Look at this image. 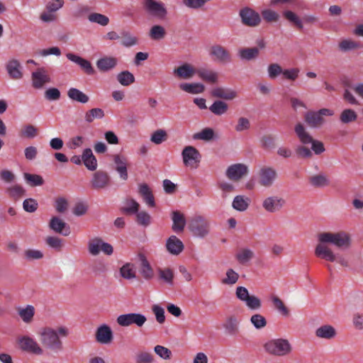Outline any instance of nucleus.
Listing matches in <instances>:
<instances>
[{"mask_svg":"<svg viewBox=\"0 0 363 363\" xmlns=\"http://www.w3.org/2000/svg\"><path fill=\"white\" fill-rule=\"evenodd\" d=\"M67 335L68 330L65 327H60L57 330L50 328H45L40 333V340L46 349L58 352L63 349L60 336L67 337Z\"/></svg>","mask_w":363,"mask_h":363,"instance_id":"obj_1","label":"nucleus"},{"mask_svg":"<svg viewBox=\"0 0 363 363\" xmlns=\"http://www.w3.org/2000/svg\"><path fill=\"white\" fill-rule=\"evenodd\" d=\"M318 240L320 245L329 243L342 250L348 249L351 245L350 235L345 231L321 233L318 234Z\"/></svg>","mask_w":363,"mask_h":363,"instance_id":"obj_2","label":"nucleus"},{"mask_svg":"<svg viewBox=\"0 0 363 363\" xmlns=\"http://www.w3.org/2000/svg\"><path fill=\"white\" fill-rule=\"evenodd\" d=\"M264 348L267 353L279 357L290 354L292 350L290 342L283 338L269 340L264 345Z\"/></svg>","mask_w":363,"mask_h":363,"instance_id":"obj_3","label":"nucleus"},{"mask_svg":"<svg viewBox=\"0 0 363 363\" xmlns=\"http://www.w3.org/2000/svg\"><path fill=\"white\" fill-rule=\"evenodd\" d=\"M294 130L301 143L304 145L312 144L311 148L316 155L321 154L325 151L323 143L313 140L301 123L296 124Z\"/></svg>","mask_w":363,"mask_h":363,"instance_id":"obj_4","label":"nucleus"},{"mask_svg":"<svg viewBox=\"0 0 363 363\" xmlns=\"http://www.w3.org/2000/svg\"><path fill=\"white\" fill-rule=\"evenodd\" d=\"M315 255L328 262H337L342 267H348V262L342 256H336L326 245L318 244L315 248Z\"/></svg>","mask_w":363,"mask_h":363,"instance_id":"obj_5","label":"nucleus"},{"mask_svg":"<svg viewBox=\"0 0 363 363\" xmlns=\"http://www.w3.org/2000/svg\"><path fill=\"white\" fill-rule=\"evenodd\" d=\"M235 296L252 311H257L262 307L261 300L255 295H250L248 290L245 286H238L235 290Z\"/></svg>","mask_w":363,"mask_h":363,"instance_id":"obj_6","label":"nucleus"},{"mask_svg":"<svg viewBox=\"0 0 363 363\" xmlns=\"http://www.w3.org/2000/svg\"><path fill=\"white\" fill-rule=\"evenodd\" d=\"M334 114L333 110L321 108L318 111H308L304 116L305 121L311 128H318L324 123L323 116H331Z\"/></svg>","mask_w":363,"mask_h":363,"instance_id":"obj_7","label":"nucleus"},{"mask_svg":"<svg viewBox=\"0 0 363 363\" xmlns=\"http://www.w3.org/2000/svg\"><path fill=\"white\" fill-rule=\"evenodd\" d=\"M209 222L202 216H195L189 222V229L192 233L198 237H204L209 232Z\"/></svg>","mask_w":363,"mask_h":363,"instance_id":"obj_8","label":"nucleus"},{"mask_svg":"<svg viewBox=\"0 0 363 363\" xmlns=\"http://www.w3.org/2000/svg\"><path fill=\"white\" fill-rule=\"evenodd\" d=\"M88 250L89 252L93 256L98 255L101 251L106 255H111L113 252L112 245L104 242L99 238H94L89 241Z\"/></svg>","mask_w":363,"mask_h":363,"instance_id":"obj_9","label":"nucleus"},{"mask_svg":"<svg viewBox=\"0 0 363 363\" xmlns=\"http://www.w3.org/2000/svg\"><path fill=\"white\" fill-rule=\"evenodd\" d=\"M117 323L123 327H127L135 324L138 327H142L146 322V317L140 313H130L120 315L117 318Z\"/></svg>","mask_w":363,"mask_h":363,"instance_id":"obj_10","label":"nucleus"},{"mask_svg":"<svg viewBox=\"0 0 363 363\" xmlns=\"http://www.w3.org/2000/svg\"><path fill=\"white\" fill-rule=\"evenodd\" d=\"M182 155L184 165L191 167H197L201 158L199 151L190 145L186 146L183 149Z\"/></svg>","mask_w":363,"mask_h":363,"instance_id":"obj_11","label":"nucleus"},{"mask_svg":"<svg viewBox=\"0 0 363 363\" xmlns=\"http://www.w3.org/2000/svg\"><path fill=\"white\" fill-rule=\"evenodd\" d=\"M110 176L106 172L102 170L95 172L90 180L91 189L97 191L106 189L110 186Z\"/></svg>","mask_w":363,"mask_h":363,"instance_id":"obj_12","label":"nucleus"},{"mask_svg":"<svg viewBox=\"0 0 363 363\" xmlns=\"http://www.w3.org/2000/svg\"><path fill=\"white\" fill-rule=\"evenodd\" d=\"M258 183L264 187H270L277 179V173L274 168L267 166L262 167L259 171Z\"/></svg>","mask_w":363,"mask_h":363,"instance_id":"obj_13","label":"nucleus"},{"mask_svg":"<svg viewBox=\"0 0 363 363\" xmlns=\"http://www.w3.org/2000/svg\"><path fill=\"white\" fill-rule=\"evenodd\" d=\"M18 342L20 348L26 352L35 354H43V350L38 343L32 337L28 336L19 337Z\"/></svg>","mask_w":363,"mask_h":363,"instance_id":"obj_14","label":"nucleus"},{"mask_svg":"<svg viewBox=\"0 0 363 363\" xmlns=\"http://www.w3.org/2000/svg\"><path fill=\"white\" fill-rule=\"evenodd\" d=\"M143 6L147 13L160 18H164L167 14V10L162 2L155 0H144Z\"/></svg>","mask_w":363,"mask_h":363,"instance_id":"obj_15","label":"nucleus"},{"mask_svg":"<svg viewBox=\"0 0 363 363\" xmlns=\"http://www.w3.org/2000/svg\"><path fill=\"white\" fill-rule=\"evenodd\" d=\"M32 86L34 89H43L45 84L50 82V77L45 68H38L31 74Z\"/></svg>","mask_w":363,"mask_h":363,"instance_id":"obj_16","label":"nucleus"},{"mask_svg":"<svg viewBox=\"0 0 363 363\" xmlns=\"http://www.w3.org/2000/svg\"><path fill=\"white\" fill-rule=\"evenodd\" d=\"M284 204V199L278 196H268L262 201V207L268 213H275L280 211Z\"/></svg>","mask_w":363,"mask_h":363,"instance_id":"obj_17","label":"nucleus"},{"mask_svg":"<svg viewBox=\"0 0 363 363\" xmlns=\"http://www.w3.org/2000/svg\"><path fill=\"white\" fill-rule=\"evenodd\" d=\"M248 172L247 166L241 164H234L228 167L226 170L227 177L233 181H239L242 177L246 175Z\"/></svg>","mask_w":363,"mask_h":363,"instance_id":"obj_18","label":"nucleus"},{"mask_svg":"<svg viewBox=\"0 0 363 363\" xmlns=\"http://www.w3.org/2000/svg\"><path fill=\"white\" fill-rule=\"evenodd\" d=\"M63 4V0H53L49 2L46 6V11L40 16L41 20L45 22L55 21L56 15L55 12L62 8Z\"/></svg>","mask_w":363,"mask_h":363,"instance_id":"obj_19","label":"nucleus"},{"mask_svg":"<svg viewBox=\"0 0 363 363\" xmlns=\"http://www.w3.org/2000/svg\"><path fill=\"white\" fill-rule=\"evenodd\" d=\"M95 338L96 342L100 344H110L113 339L111 328L106 324L100 325L96 330Z\"/></svg>","mask_w":363,"mask_h":363,"instance_id":"obj_20","label":"nucleus"},{"mask_svg":"<svg viewBox=\"0 0 363 363\" xmlns=\"http://www.w3.org/2000/svg\"><path fill=\"white\" fill-rule=\"evenodd\" d=\"M66 57L70 61L79 65L86 74L92 75L95 73V70L89 61L71 52L67 53Z\"/></svg>","mask_w":363,"mask_h":363,"instance_id":"obj_21","label":"nucleus"},{"mask_svg":"<svg viewBox=\"0 0 363 363\" xmlns=\"http://www.w3.org/2000/svg\"><path fill=\"white\" fill-rule=\"evenodd\" d=\"M6 69L12 79L18 80L23 77L22 67L18 60L14 59L9 60L6 65Z\"/></svg>","mask_w":363,"mask_h":363,"instance_id":"obj_22","label":"nucleus"},{"mask_svg":"<svg viewBox=\"0 0 363 363\" xmlns=\"http://www.w3.org/2000/svg\"><path fill=\"white\" fill-rule=\"evenodd\" d=\"M118 64V60L115 57L105 56L96 62V67L99 71L105 72L113 69Z\"/></svg>","mask_w":363,"mask_h":363,"instance_id":"obj_23","label":"nucleus"},{"mask_svg":"<svg viewBox=\"0 0 363 363\" xmlns=\"http://www.w3.org/2000/svg\"><path fill=\"white\" fill-rule=\"evenodd\" d=\"M211 95L215 98L233 100L237 96V93L230 89L216 87L211 91Z\"/></svg>","mask_w":363,"mask_h":363,"instance_id":"obj_24","label":"nucleus"},{"mask_svg":"<svg viewBox=\"0 0 363 363\" xmlns=\"http://www.w3.org/2000/svg\"><path fill=\"white\" fill-rule=\"evenodd\" d=\"M82 160L85 167L90 171H94L97 168V160L90 148L84 150Z\"/></svg>","mask_w":363,"mask_h":363,"instance_id":"obj_25","label":"nucleus"},{"mask_svg":"<svg viewBox=\"0 0 363 363\" xmlns=\"http://www.w3.org/2000/svg\"><path fill=\"white\" fill-rule=\"evenodd\" d=\"M210 53L220 62L227 63L231 61L229 52L220 45L213 46Z\"/></svg>","mask_w":363,"mask_h":363,"instance_id":"obj_26","label":"nucleus"},{"mask_svg":"<svg viewBox=\"0 0 363 363\" xmlns=\"http://www.w3.org/2000/svg\"><path fill=\"white\" fill-rule=\"evenodd\" d=\"M240 16L242 23H260L261 21L259 14L248 7L241 9Z\"/></svg>","mask_w":363,"mask_h":363,"instance_id":"obj_27","label":"nucleus"},{"mask_svg":"<svg viewBox=\"0 0 363 363\" xmlns=\"http://www.w3.org/2000/svg\"><path fill=\"white\" fill-rule=\"evenodd\" d=\"M166 247L169 252L177 255L184 250L182 242L175 235H172L167 241Z\"/></svg>","mask_w":363,"mask_h":363,"instance_id":"obj_28","label":"nucleus"},{"mask_svg":"<svg viewBox=\"0 0 363 363\" xmlns=\"http://www.w3.org/2000/svg\"><path fill=\"white\" fill-rule=\"evenodd\" d=\"M315 334L318 338L330 340L336 336L337 333L333 326L330 325H323L315 330Z\"/></svg>","mask_w":363,"mask_h":363,"instance_id":"obj_29","label":"nucleus"},{"mask_svg":"<svg viewBox=\"0 0 363 363\" xmlns=\"http://www.w3.org/2000/svg\"><path fill=\"white\" fill-rule=\"evenodd\" d=\"M196 70L191 65L185 63L174 69V74L181 79H189L196 73Z\"/></svg>","mask_w":363,"mask_h":363,"instance_id":"obj_30","label":"nucleus"},{"mask_svg":"<svg viewBox=\"0 0 363 363\" xmlns=\"http://www.w3.org/2000/svg\"><path fill=\"white\" fill-rule=\"evenodd\" d=\"M173 221L172 230L176 233L182 232L186 225V220L182 213L179 211H174L172 213Z\"/></svg>","mask_w":363,"mask_h":363,"instance_id":"obj_31","label":"nucleus"},{"mask_svg":"<svg viewBox=\"0 0 363 363\" xmlns=\"http://www.w3.org/2000/svg\"><path fill=\"white\" fill-rule=\"evenodd\" d=\"M250 203V199L249 197L243 195H238L234 198L232 202V206L235 210L243 212L248 208Z\"/></svg>","mask_w":363,"mask_h":363,"instance_id":"obj_32","label":"nucleus"},{"mask_svg":"<svg viewBox=\"0 0 363 363\" xmlns=\"http://www.w3.org/2000/svg\"><path fill=\"white\" fill-rule=\"evenodd\" d=\"M49 226L55 232H56L57 233L62 234L65 236L68 235L70 233L69 228H67L65 230V232L63 231V230L66 227V223L62 220H61L60 218L56 217V216L52 217L51 218L50 223H49Z\"/></svg>","mask_w":363,"mask_h":363,"instance_id":"obj_33","label":"nucleus"},{"mask_svg":"<svg viewBox=\"0 0 363 363\" xmlns=\"http://www.w3.org/2000/svg\"><path fill=\"white\" fill-rule=\"evenodd\" d=\"M140 273L144 279H151L154 276V272L149 262L143 255H140Z\"/></svg>","mask_w":363,"mask_h":363,"instance_id":"obj_34","label":"nucleus"},{"mask_svg":"<svg viewBox=\"0 0 363 363\" xmlns=\"http://www.w3.org/2000/svg\"><path fill=\"white\" fill-rule=\"evenodd\" d=\"M67 96L71 100L81 104H86L89 101V97L77 88L69 89Z\"/></svg>","mask_w":363,"mask_h":363,"instance_id":"obj_35","label":"nucleus"},{"mask_svg":"<svg viewBox=\"0 0 363 363\" xmlns=\"http://www.w3.org/2000/svg\"><path fill=\"white\" fill-rule=\"evenodd\" d=\"M196 74L203 81L214 84L218 81L217 72L204 68L198 69Z\"/></svg>","mask_w":363,"mask_h":363,"instance_id":"obj_36","label":"nucleus"},{"mask_svg":"<svg viewBox=\"0 0 363 363\" xmlns=\"http://www.w3.org/2000/svg\"><path fill=\"white\" fill-rule=\"evenodd\" d=\"M157 272L160 280L162 281L164 283L168 285H173L174 274L172 269L168 267L158 268Z\"/></svg>","mask_w":363,"mask_h":363,"instance_id":"obj_37","label":"nucleus"},{"mask_svg":"<svg viewBox=\"0 0 363 363\" xmlns=\"http://www.w3.org/2000/svg\"><path fill=\"white\" fill-rule=\"evenodd\" d=\"M255 257L254 252L249 248H241L235 255L237 261L241 264H245Z\"/></svg>","mask_w":363,"mask_h":363,"instance_id":"obj_38","label":"nucleus"},{"mask_svg":"<svg viewBox=\"0 0 363 363\" xmlns=\"http://www.w3.org/2000/svg\"><path fill=\"white\" fill-rule=\"evenodd\" d=\"M224 328L230 335H235L239 330V321L235 315L228 317L224 324Z\"/></svg>","mask_w":363,"mask_h":363,"instance_id":"obj_39","label":"nucleus"},{"mask_svg":"<svg viewBox=\"0 0 363 363\" xmlns=\"http://www.w3.org/2000/svg\"><path fill=\"white\" fill-rule=\"evenodd\" d=\"M179 88L190 94H201L203 92L205 87L202 84L200 83H184L179 85Z\"/></svg>","mask_w":363,"mask_h":363,"instance_id":"obj_40","label":"nucleus"},{"mask_svg":"<svg viewBox=\"0 0 363 363\" xmlns=\"http://www.w3.org/2000/svg\"><path fill=\"white\" fill-rule=\"evenodd\" d=\"M228 105L220 100L215 101L209 107L211 113L216 116H221L227 112Z\"/></svg>","mask_w":363,"mask_h":363,"instance_id":"obj_41","label":"nucleus"},{"mask_svg":"<svg viewBox=\"0 0 363 363\" xmlns=\"http://www.w3.org/2000/svg\"><path fill=\"white\" fill-rule=\"evenodd\" d=\"M139 203L133 199H127L124 206L121 208L122 212L126 214H135L139 210Z\"/></svg>","mask_w":363,"mask_h":363,"instance_id":"obj_42","label":"nucleus"},{"mask_svg":"<svg viewBox=\"0 0 363 363\" xmlns=\"http://www.w3.org/2000/svg\"><path fill=\"white\" fill-rule=\"evenodd\" d=\"M105 116L104 111L100 108H94L85 113L84 120L86 122L90 123L94 121V119H101Z\"/></svg>","mask_w":363,"mask_h":363,"instance_id":"obj_43","label":"nucleus"},{"mask_svg":"<svg viewBox=\"0 0 363 363\" xmlns=\"http://www.w3.org/2000/svg\"><path fill=\"white\" fill-rule=\"evenodd\" d=\"M121 45L126 48L134 46L138 43V37L129 32H122L121 34Z\"/></svg>","mask_w":363,"mask_h":363,"instance_id":"obj_44","label":"nucleus"},{"mask_svg":"<svg viewBox=\"0 0 363 363\" xmlns=\"http://www.w3.org/2000/svg\"><path fill=\"white\" fill-rule=\"evenodd\" d=\"M357 119V113L351 108L344 109L340 115V121L344 124L354 122Z\"/></svg>","mask_w":363,"mask_h":363,"instance_id":"obj_45","label":"nucleus"},{"mask_svg":"<svg viewBox=\"0 0 363 363\" xmlns=\"http://www.w3.org/2000/svg\"><path fill=\"white\" fill-rule=\"evenodd\" d=\"M257 48H242L239 50V56L242 60H251L255 59L259 55Z\"/></svg>","mask_w":363,"mask_h":363,"instance_id":"obj_46","label":"nucleus"},{"mask_svg":"<svg viewBox=\"0 0 363 363\" xmlns=\"http://www.w3.org/2000/svg\"><path fill=\"white\" fill-rule=\"evenodd\" d=\"M271 300L274 308L277 310L280 314L284 316H288L289 315V310L280 298L277 296H272Z\"/></svg>","mask_w":363,"mask_h":363,"instance_id":"obj_47","label":"nucleus"},{"mask_svg":"<svg viewBox=\"0 0 363 363\" xmlns=\"http://www.w3.org/2000/svg\"><path fill=\"white\" fill-rule=\"evenodd\" d=\"M117 80L121 85L128 86L135 82V77L131 72L125 70L118 74Z\"/></svg>","mask_w":363,"mask_h":363,"instance_id":"obj_48","label":"nucleus"},{"mask_svg":"<svg viewBox=\"0 0 363 363\" xmlns=\"http://www.w3.org/2000/svg\"><path fill=\"white\" fill-rule=\"evenodd\" d=\"M310 183L315 187H323L329 185L328 177L323 174L312 176L309 179Z\"/></svg>","mask_w":363,"mask_h":363,"instance_id":"obj_49","label":"nucleus"},{"mask_svg":"<svg viewBox=\"0 0 363 363\" xmlns=\"http://www.w3.org/2000/svg\"><path fill=\"white\" fill-rule=\"evenodd\" d=\"M214 130L211 128L202 129L200 132L193 135L194 140H201L204 141L211 140L214 138Z\"/></svg>","mask_w":363,"mask_h":363,"instance_id":"obj_50","label":"nucleus"},{"mask_svg":"<svg viewBox=\"0 0 363 363\" xmlns=\"http://www.w3.org/2000/svg\"><path fill=\"white\" fill-rule=\"evenodd\" d=\"M35 309L32 306H27L25 308H19L18 315L25 323H30L34 316Z\"/></svg>","mask_w":363,"mask_h":363,"instance_id":"obj_51","label":"nucleus"},{"mask_svg":"<svg viewBox=\"0 0 363 363\" xmlns=\"http://www.w3.org/2000/svg\"><path fill=\"white\" fill-rule=\"evenodd\" d=\"M250 323L257 330L265 328L267 324L265 317L259 313L252 315L250 318Z\"/></svg>","mask_w":363,"mask_h":363,"instance_id":"obj_52","label":"nucleus"},{"mask_svg":"<svg viewBox=\"0 0 363 363\" xmlns=\"http://www.w3.org/2000/svg\"><path fill=\"white\" fill-rule=\"evenodd\" d=\"M149 35L152 40H159L164 38L166 31L162 26L155 25L151 28Z\"/></svg>","mask_w":363,"mask_h":363,"instance_id":"obj_53","label":"nucleus"},{"mask_svg":"<svg viewBox=\"0 0 363 363\" xmlns=\"http://www.w3.org/2000/svg\"><path fill=\"white\" fill-rule=\"evenodd\" d=\"M24 179L31 186H41L44 184V179L38 174L25 173Z\"/></svg>","mask_w":363,"mask_h":363,"instance_id":"obj_54","label":"nucleus"},{"mask_svg":"<svg viewBox=\"0 0 363 363\" xmlns=\"http://www.w3.org/2000/svg\"><path fill=\"white\" fill-rule=\"evenodd\" d=\"M339 50L342 52H348L359 48V44L352 40H342L338 44Z\"/></svg>","mask_w":363,"mask_h":363,"instance_id":"obj_55","label":"nucleus"},{"mask_svg":"<svg viewBox=\"0 0 363 363\" xmlns=\"http://www.w3.org/2000/svg\"><path fill=\"white\" fill-rule=\"evenodd\" d=\"M239 274L233 269H228L226 272V277L222 280V283L226 285H233L238 281Z\"/></svg>","mask_w":363,"mask_h":363,"instance_id":"obj_56","label":"nucleus"},{"mask_svg":"<svg viewBox=\"0 0 363 363\" xmlns=\"http://www.w3.org/2000/svg\"><path fill=\"white\" fill-rule=\"evenodd\" d=\"M167 138V134L166 131L162 129H159L152 134L150 140L155 144L160 145L162 142L165 141Z\"/></svg>","mask_w":363,"mask_h":363,"instance_id":"obj_57","label":"nucleus"},{"mask_svg":"<svg viewBox=\"0 0 363 363\" xmlns=\"http://www.w3.org/2000/svg\"><path fill=\"white\" fill-rule=\"evenodd\" d=\"M135 363H152L154 361L153 355L147 352H139L135 357Z\"/></svg>","mask_w":363,"mask_h":363,"instance_id":"obj_58","label":"nucleus"},{"mask_svg":"<svg viewBox=\"0 0 363 363\" xmlns=\"http://www.w3.org/2000/svg\"><path fill=\"white\" fill-rule=\"evenodd\" d=\"M120 273L121 277L126 279H130L135 277V272L133 269V267L129 263L125 264L121 268Z\"/></svg>","mask_w":363,"mask_h":363,"instance_id":"obj_59","label":"nucleus"},{"mask_svg":"<svg viewBox=\"0 0 363 363\" xmlns=\"http://www.w3.org/2000/svg\"><path fill=\"white\" fill-rule=\"evenodd\" d=\"M38 128L33 125H26L21 131V136L27 138H33L38 135Z\"/></svg>","mask_w":363,"mask_h":363,"instance_id":"obj_60","label":"nucleus"},{"mask_svg":"<svg viewBox=\"0 0 363 363\" xmlns=\"http://www.w3.org/2000/svg\"><path fill=\"white\" fill-rule=\"evenodd\" d=\"M8 192L11 197L18 199L25 194L26 190L21 185L16 184L9 187Z\"/></svg>","mask_w":363,"mask_h":363,"instance_id":"obj_61","label":"nucleus"},{"mask_svg":"<svg viewBox=\"0 0 363 363\" xmlns=\"http://www.w3.org/2000/svg\"><path fill=\"white\" fill-rule=\"evenodd\" d=\"M267 71L269 78L275 79L279 74H282L284 70L279 64L272 63L268 66Z\"/></svg>","mask_w":363,"mask_h":363,"instance_id":"obj_62","label":"nucleus"},{"mask_svg":"<svg viewBox=\"0 0 363 363\" xmlns=\"http://www.w3.org/2000/svg\"><path fill=\"white\" fill-rule=\"evenodd\" d=\"M60 96V90L55 87L49 88L45 91V98L48 101H57Z\"/></svg>","mask_w":363,"mask_h":363,"instance_id":"obj_63","label":"nucleus"},{"mask_svg":"<svg viewBox=\"0 0 363 363\" xmlns=\"http://www.w3.org/2000/svg\"><path fill=\"white\" fill-rule=\"evenodd\" d=\"M136 218L137 223L139 225L147 226L150 224L151 217L149 213L145 211H138V213H136Z\"/></svg>","mask_w":363,"mask_h":363,"instance_id":"obj_64","label":"nucleus"}]
</instances>
